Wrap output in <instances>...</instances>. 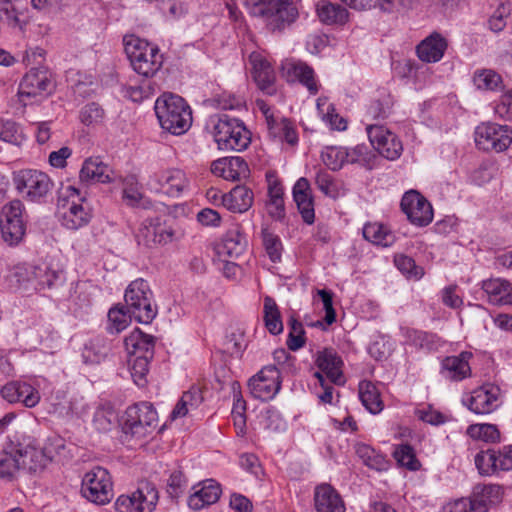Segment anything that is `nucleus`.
I'll return each instance as SVG.
<instances>
[{
  "label": "nucleus",
  "instance_id": "f257e3e1",
  "mask_svg": "<svg viewBox=\"0 0 512 512\" xmlns=\"http://www.w3.org/2000/svg\"><path fill=\"white\" fill-rule=\"evenodd\" d=\"M244 4L248 12L260 18L272 33H283L299 18V9L294 0H245Z\"/></svg>",
  "mask_w": 512,
  "mask_h": 512
},
{
  "label": "nucleus",
  "instance_id": "f03ea898",
  "mask_svg": "<svg viewBox=\"0 0 512 512\" xmlns=\"http://www.w3.org/2000/svg\"><path fill=\"white\" fill-rule=\"evenodd\" d=\"M155 113L161 127L173 135L186 133L192 125V111L179 95L164 93L155 102Z\"/></svg>",
  "mask_w": 512,
  "mask_h": 512
},
{
  "label": "nucleus",
  "instance_id": "7ed1b4c3",
  "mask_svg": "<svg viewBox=\"0 0 512 512\" xmlns=\"http://www.w3.org/2000/svg\"><path fill=\"white\" fill-rule=\"evenodd\" d=\"M212 134L220 150L241 152L251 143V133L244 123L226 114L211 118Z\"/></svg>",
  "mask_w": 512,
  "mask_h": 512
},
{
  "label": "nucleus",
  "instance_id": "20e7f679",
  "mask_svg": "<svg viewBox=\"0 0 512 512\" xmlns=\"http://www.w3.org/2000/svg\"><path fill=\"white\" fill-rule=\"evenodd\" d=\"M125 309L139 323L149 324L157 315V305L148 282L142 278L132 281L124 293Z\"/></svg>",
  "mask_w": 512,
  "mask_h": 512
},
{
  "label": "nucleus",
  "instance_id": "39448f33",
  "mask_svg": "<svg viewBox=\"0 0 512 512\" xmlns=\"http://www.w3.org/2000/svg\"><path fill=\"white\" fill-rule=\"evenodd\" d=\"M125 52L134 71L146 78L152 77L162 66V56L155 45L138 37L125 42Z\"/></svg>",
  "mask_w": 512,
  "mask_h": 512
},
{
  "label": "nucleus",
  "instance_id": "423d86ee",
  "mask_svg": "<svg viewBox=\"0 0 512 512\" xmlns=\"http://www.w3.org/2000/svg\"><path fill=\"white\" fill-rule=\"evenodd\" d=\"M55 88L51 72L45 67L31 68L22 78L18 97L19 101L27 106L38 101L39 98L50 95Z\"/></svg>",
  "mask_w": 512,
  "mask_h": 512
},
{
  "label": "nucleus",
  "instance_id": "0eeeda50",
  "mask_svg": "<svg viewBox=\"0 0 512 512\" xmlns=\"http://www.w3.org/2000/svg\"><path fill=\"white\" fill-rule=\"evenodd\" d=\"M158 425V414L149 402H140L127 408L123 431L137 438H144L154 432Z\"/></svg>",
  "mask_w": 512,
  "mask_h": 512
},
{
  "label": "nucleus",
  "instance_id": "6e6552de",
  "mask_svg": "<svg viewBox=\"0 0 512 512\" xmlns=\"http://www.w3.org/2000/svg\"><path fill=\"white\" fill-rule=\"evenodd\" d=\"M81 493L83 497L97 505L109 503L113 497V484L109 472L97 466L85 473Z\"/></svg>",
  "mask_w": 512,
  "mask_h": 512
},
{
  "label": "nucleus",
  "instance_id": "1a4fd4ad",
  "mask_svg": "<svg viewBox=\"0 0 512 512\" xmlns=\"http://www.w3.org/2000/svg\"><path fill=\"white\" fill-rule=\"evenodd\" d=\"M159 499L155 485L141 481L130 495H120L115 502L118 512H153Z\"/></svg>",
  "mask_w": 512,
  "mask_h": 512
},
{
  "label": "nucleus",
  "instance_id": "9d476101",
  "mask_svg": "<svg viewBox=\"0 0 512 512\" xmlns=\"http://www.w3.org/2000/svg\"><path fill=\"white\" fill-rule=\"evenodd\" d=\"M475 143L484 151L503 152L512 143V128L493 122L481 123L475 130Z\"/></svg>",
  "mask_w": 512,
  "mask_h": 512
},
{
  "label": "nucleus",
  "instance_id": "9b49d317",
  "mask_svg": "<svg viewBox=\"0 0 512 512\" xmlns=\"http://www.w3.org/2000/svg\"><path fill=\"white\" fill-rule=\"evenodd\" d=\"M15 450H21L17 453V459L22 470L29 473H37L47 466L53 459V454L48 447L41 448L32 438H24L22 442H14Z\"/></svg>",
  "mask_w": 512,
  "mask_h": 512
},
{
  "label": "nucleus",
  "instance_id": "f8f14e48",
  "mask_svg": "<svg viewBox=\"0 0 512 512\" xmlns=\"http://www.w3.org/2000/svg\"><path fill=\"white\" fill-rule=\"evenodd\" d=\"M14 184L18 192L30 201H38L52 189L53 183L49 176L38 170H21L14 176Z\"/></svg>",
  "mask_w": 512,
  "mask_h": 512
},
{
  "label": "nucleus",
  "instance_id": "ddd939ff",
  "mask_svg": "<svg viewBox=\"0 0 512 512\" xmlns=\"http://www.w3.org/2000/svg\"><path fill=\"white\" fill-rule=\"evenodd\" d=\"M24 206L20 200H13L2 209L1 233L9 245H17L24 237L26 226L23 221Z\"/></svg>",
  "mask_w": 512,
  "mask_h": 512
},
{
  "label": "nucleus",
  "instance_id": "4468645a",
  "mask_svg": "<svg viewBox=\"0 0 512 512\" xmlns=\"http://www.w3.org/2000/svg\"><path fill=\"white\" fill-rule=\"evenodd\" d=\"M66 200L60 198L58 201V217L61 224L70 230H78L92 219V208L86 199Z\"/></svg>",
  "mask_w": 512,
  "mask_h": 512
},
{
  "label": "nucleus",
  "instance_id": "2eb2a0df",
  "mask_svg": "<svg viewBox=\"0 0 512 512\" xmlns=\"http://www.w3.org/2000/svg\"><path fill=\"white\" fill-rule=\"evenodd\" d=\"M462 402L475 414H490L501 405V389L495 384L486 383L474 389Z\"/></svg>",
  "mask_w": 512,
  "mask_h": 512
},
{
  "label": "nucleus",
  "instance_id": "dca6fc26",
  "mask_svg": "<svg viewBox=\"0 0 512 512\" xmlns=\"http://www.w3.org/2000/svg\"><path fill=\"white\" fill-rule=\"evenodd\" d=\"M252 396L261 401L272 400L281 388V375L274 365L264 367L248 383Z\"/></svg>",
  "mask_w": 512,
  "mask_h": 512
},
{
  "label": "nucleus",
  "instance_id": "f3484780",
  "mask_svg": "<svg viewBox=\"0 0 512 512\" xmlns=\"http://www.w3.org/2000/svg\"><path fill=\"white\" fill-rule=\"evenodd\" d=\"M187 185L186 175L180 169H167L156 172L147 181V186L151 191L170 197H179Z\"/></svg>",
  "mask_w": 512,
  "mask_h": 512
},
{
  "label": "nucleus",
  "instance_id": "a211bd4d",
  "mask_svg": "<svg viewBox=\"0 0 512 512\" xmlns=\"http://www.w3.org/2000/svg\"><path fill=\"white\" fill-rule=\"evenodd\" d=\"M400 205L402 211L413 225L424 227L433 220L431 204L416 190L406 192L401 199Z\"/></svg>",
  "mask_w": 512,
  "mask_h": 512
},
{
  "label": "nucleus",
  "instance_id": "6ab92c4d",
  "mask_svg": "<svg viewBox=\"0 0 512 512\" xmlns=\"http://www.w3.org/2000/svg\"><path fill=\"white\" fill-rule=\"evenodd\" d=\"M0 393L7 402L11 404L20 403L27 408L37 406L41 399L39 391L34 386L20 380L6 383L1 388Z\"/></svg>",
  "mask_w": 512,
  "mask_h": 512
},
{
  "label": "nucleus",
  "instance_id": "aec40b11",
  "mask_svg": "<svg viewBox=\"0 0 512 512\" xmlns=\"http://www.w3.org/2000/svg\"><path fill=\"white\" fill-rule=\"evenodd\" d=\"M173 230L159 221H144L136 233L139 246L155 248L172 241Z\"/></svg>",
  "mask_w": 512,
  "mask_h": 512
},
{
  "label": "nucleus",
  "instance_id": "412c9836",
  "mask_svg": "<svg viewBox=\"0 0 512 512\" xmlns=\"http://www.w3.org/2000/svg\"><path fill=\"white\" fill-rule=\"evenodd\" d=\"M21 0H0V33H22L26 25Z\"/></svg>",
  "mask_w": 512,
  "mask_h": 512
},
{
  "label": "nucleus",
  "instance_id": "4be33fe9",
  "mask_svg": "<svg viewBox=\"0 0 512 512\" xmlns=\"http://www.w3.org/2000/svg\"><path fill=\"white\" fill-rule=\"evenodd\" d=\"M293 200L304 223L311 225L315 221L314 198L307 178H299L292 189Z\"/></svg>",
  "mask_w": 512,
  "mask_h": 512
},
{
  "label": "nucleus",
  "instance_id": "5701e85b",
  "mask_svg": "<svg viewBox=\"0 0 512 512\" xmlns=\"http://www.w3.org/2000/svg\"><path fill=\"white\" fill-rule=\"evenodd\" d=\"M282 68L288 81L301 83L312 95L318 93L319 88L315 80L314 70L308 64L302 61L289 60L283 64Z\"/></svg>",
  "mask_w": 512,
  "mask_h": 512
},
{
  "label": "nucleus",
  "instance_id": "b1692460",
  "mask_svg": "<svg viewBox=\"0 0 512 512\" xmlns=\"http://www.w3.org/2000/svg\"><path fill=\"white\" fill-rule=\"evenodd\" d=\"M250 62L252 64V75L258 88L268 95H273L276 92L274 85L276 77L270 63L258 53L250 55Z\"/></svg>",
  "mask_w": 512,
  "mask_h": 512
},
{
  "label": "nucleus",
  "instance_id": "393cba45",
  "mask_svg": "<svg viewBox=\"0 0 512 512\" xmlns=\"http://www.w3.org/2000/svg\"><path fill=\"white\" fill-rule=\"evenodd\" d=\"M268 182V201L266 203L267 211L270 217L281 221L285 218L284 189L275 173L266 174Z\"/></svg>",
  "mask_w": 512,
  "mask_h": 512
},
{
  "label": "nucleus",
  "instance_id": "a878e982",
  "mask_svg": "<svg viewBox=\"0 0 512 512\" xmlns=\"http://www.w3.org/2000/svg\"><path fill=\"white\" fill-rule=\"evenodd\" d=\"M471 352H461L456 356H447L441 363V374L451 381H461L471 375L469 360Z\"/></svg>",
  "mask_w": 512,
  "mask_h": 512
},
{
  "label": "nucleus",
  "instance_id": "bb28decb",
  "mask_svg": "<svg viewBox=\"0 0 512 512\" xmlns=\"http://www.w3.org/2000/svg\"><path fill=\"white\" fill-rule=\"evenodd\" d=\"M314 502L317 512H345V505L341 496L327 483L316 486Z\"/></svg>",
  "mask_w": 512,
  "mask_h": 512
},
{
  "label": "nucleus",
  "instance_id": "cd10ccee",
  "mask_svg": "<svg viewBox=\"0 0 512 512\" xmlns=\"http://www.w3.org/2000/svg\"><path fill=\"white\" fill-rule=\"evenodd\" d=\"M319 369L336 385H343L345 379L342 373L343 361L333 349H324L316 359Z\"/></svg>",
  "mask_w": 512,
  "mask_h": 512
},
{
  "label": "nucleus",
  "instance_id": "c85d7f7f",
  "mask_svg": "<svg viewBox=\"0 0 512 512\" xmlns=\"http://www.w3.org/2000/svg\"><path fill=\"white\" fill-rule=\"evenodd\" d=\"M367 134L372 146L381 154L383 157L394 160L401 155L402 144L401 142H395L391 144L392 148H384L383 143L391 140V132L386 130L383 126L368 125Z\"/></svg>",
  "mask_w": 512,
  "mask_h": 512
},
{
  "label": "nucleus",
  "instance_id": "c756f323",
  "mask_svg": "<svg viewBox=\"0 0 512 512\" xmlns=\"http://www.w3.org/2000/svg\"><path fill=\"white\" fill-rule=\"evenodd\" d=\"M124 345L130 357H154L155 338L138 328L125 337Z\"/></svg>",
  "mask_w": 512,
  "mask_h": 512
},
{
  "label": "nucleus",
  "instance_id": "7c9ffc66",
  "mask_svg": "<svg viewBox=\"0 0 512 512\" xmlns=\"http://www.w3.org/2000/svg\"><path fill=\"white\" fill-rule=\"evenodd\" d=\"M475 512H488L489 508L502 498V490L499 485H477L469 497Z\"/></svg>",
  "mask_w": 512,
  "mask_h": 512
},
{
  "label": "nucleus",
  "instance_id": "2f4dec72",
  "mask_svg": "<svg viewBox=\"0 0 512 512\" xmlns=\"http://www.w3.org/2000/svg\"><path fill=\"white\" fill-rule=\"evenodd\" d=\"M188 499V506L193 510H200L218 501L221 495L220 485L213 479L205 480L199 489Z\"/></svg>",
  "mask_w": 512,
  "mask_h": 512
},
{
  "label": "nucleus",
  "instance_id": "473e14b6",
  "mask_svg": "<svg viewBox=\"0 0 512 512\" xmlns=\"http://www.w3.org/2000/svg\"><path fill=\"white\" fill-rule=\"evenodd\" d=\"M212 171L227 180H239L246 177L248 165L241 157H226L212 164Z\"/></svg>",
  "mask_w": 512,
  "mask_h": 512
},
{
  "label": "nucleus",
  "instance_id": "72a5a7b5",
  "mask_svg": "<svg viewBox=\"0 0 512 512\" xmlns=\"http://www.w3.org/2000/svg\"><path fill=\"white\" fill-rule=\"evenodd\" d=\"M490 303L496 305L512 304V283L496 278L482 281L481 285Z\"/></svg>",
  "mask_w": 512,
  "mask_h": 512
},
{
  "label": "nucleus",
  "instance_id": "f704fd0d",
  "mask_svg": "<svg viewBox=\"0 0 512 512\" xmlns=\"http://www.w3.org/2000/svg\"><path fill=\"white\" fill-rule=\"evenodd\" d=\"M254 194L246 186L238 185L228 194L223 195V205L232 212H246L253 204Z\"/></svg>",
  "mask_w": 512,
  "mask_h": 512
},
{
  "label": "nucleus",
  "instance_id": "c9c22d12",
  "mask_svg": "<svg viewBox=\"0 0 512 512\" xmlns=\"http://www.w3.org/2000/svg\"><path fill=\"white\" fill-rule=\"evenodd\" d=\"M446 47L447 43L441 35L432 34L417 46V55L424 62H438L443 57Z\"/></svg>",
  "mask_w": 512,
  "mask_h": 512
},
{
  "label": "nucleus",
  "instance_id": "e433bc0d",
  "mask_svg": "<svg viewBox=\"0 0 512 512\" xmlns=\"http://www.w3.org/2000/svg\"><path fill=\"white\" fill-rule=\"evenodd\" d=\"M113 171L98 158L85 160L80 171V180L83 182L109 183L112 181Z\"/></svg>",
  "mask_w": 512,
  "mask_h": 512
},
{
  "label": "nucleus",
  "instance_id": "4c0bfd02",
  "mask_svg": "<svg viewBox=\"0 0 512 512\" xmlns=\"http://www.w3.org/2000/svg\"><path fill=\"white\" fill-rule=\"evenodd\" d=\"M246 245V237L238 228H234L227 231L223 237L221 244L217 247V254L219 256L237 258L245 251Z\"/></svg>",
  "mask_w": 512,
  "mask_h": 512
},
{
  "label": "nucleus",
  "instance_id": "58836bf2",
  "mask_svg": "<svg viewBox=\"0 0 512 512\" xmlns=\"http://www.w3.org/2000/svg\"><path fill=\"white\" fill-rule=\"evenodd\" d=\"M316 12L320 21L327 25H343L348 20V11L337 3L321 0L316 5Z\"/></svg>",
  "mask_w": 512,
  "mask_h": 512
},
{
  "label": "nucleus",
  "instance_id": "ea45409f",
  "mask_svg": "<svg viewBox=\"0 0 512 512\" xmlns=\"http://www.w3.org/2000/svg\"><path fill=\"white\" fill-rule=\"evenodd\" d=\"M20 451L15 450L12 441L5 445L0 453V478L12 480L16 477L21 470L19 459H17V453Z\"/></svg>",
  "mask_w": 512,
  "mask_h": 512
},
{
  "label": "nucleus",
  "instance_id": "a19ab883",
  "mask_svg": "<svg viewBox=\"0 0 512 512\" xmlns=\"http://www.w3.org/2000/svg\"><path fill=\"white\" fill-rule=\"evenodd\" d=\"M502 449L495 451L488 449L486 451H480L475 456V465L479 473L483 476H490L497 471L502 470Z\"/></svg>",
  "mask_w": 512,
  "mask_h": 512
},
{
  "label": "nucleus",
  "instance_id": "79ce46f5",
  "mask_svg": "<svg viewBox=\"0 0 512 512\" xmlns=\"http://www.w3.org/2000/svg\"><path fill=\"white\" fill-rule=\"evenodd\" d=\"M31 274L32 278H29V280H33L36 283L35 288L39 289H51L62 285L64 282L63 273L52 270L48 265L33 267Z\"/></svg>",
  "mask_w": 512,
  "mask_h": 512
},
{
  "label": "nucleus",
  "instance_id": "37998d69",
  "mask_svg": "<svg viewBox=\"0 0 512 512\" xmlns=\"http://www.w3.org/2000/svg\"><path fill=\"white\" fill-rule=\"evenodd\" d=\"M359 398L363 406L372 414H378L383 410V402L377 387L370 381L359 383Z\"/></svg>",
  "mask_w": 512,
  "mask_h": 512
},
{
  "label": "nucleus",
  "instance_id": "c03bdc74",
  "mask_svg": "<svg viewBox=\"0 0 512 512\" xmlns=\"http://www.w3.org/2000/svg\"><path fill=\"white\" fill-rule=\"evenodd\" d=\"M263 318L265 327L271 334L278 335L282 333L283 323L281 313L275 300L270 296L264 298Z\"/></svg>",
  "mask_w": 512,
  "mask_h": 512
},
{
  "label": "nucleus",
  "instance_id": "a18cd8bd",
  "mask_svg": "<svg viewBox=\"0 0 512 512\" xmlns=\"http://www.w3.org/2000/svg\"><path fill=\"white\" fill-rule=\"evenodd\" d=\"M472 80L478 90L497 91L503 88L501 75L492 69H477Z\"/></svg>",
  "mask_w": 512,
  "mask_h": 512
},
{
  "label": "nucleus",
  "instance_id": "49530a36",
  "mask_svg": "<svg viewBox=\"0 0 512 512\" xmlns=\"http://www.w3.org/2000/svg\"><path fill=\"white\" fill-rule=\"evenodd\" d=\"M363 237L369 242L383 247H389L395 241L393 233L380 223H367L363 227Z\"/></svg>",
  "mask_w": 512,
  "mask_h": 512
},
{
  "label": "nucleus",
  "instance_id": "de8ad7c7",
  "mask_svg": "<svg viewBox=\"0 0 512 512\" xmlns=\"http://www.w3.org/2000/svg\"><path fill=\"white\" fill-rule=\"evenodd\" d=\"M110 352V344L101 338L90 340L82 351V357L87 364H98L103 361Z\"/></svg>",
  "mask_w": 512,
  "mask_h": 512
},
{
  "label": "nucleus",
  "instance_id": "09e8293b",
  "mask_svg": "<svg viewBox=\"0 0 512 512\" xmlns=\"http://www.w3.org/2000/svg\"><path fill=\"white\" fill-rule=\"evenodd\" d=\"M356 454L369 468L382 471L386 470L388 467V462L385 459V456L367 444H357Z\"/></svg>",
  "mask_w": 512,
  "mask_h": 512
},
{
  "label": "nucleus",
  "instance_id": "8fccbe9b",
  "mask_svg": "<svg viewBox=\"0 0 512 512\" xmlns=\"http://www.w3.org/2000/svg\"><path fill=\"white\" fill-rule=\"evenodd\" d=\"M118 422V415L110 405L98 407L92 419L93 427L99 432H109Z\"/></svg>",
  "mask_w": 512,
  "mask_h": 512
},
{
  "label": "nucleus",
  "instance_id": "3c124183",
  "mask_svg": "<svg viewBox=\"0 0 512 512\" xmlns=\"http://www.w3.org/2000/svg\"><path fill=\"white\" fill-rule=\"evenodd\" d=\"M0 139L13 145H20L25 140V135L15 121L0 119Z\"/></svg>",
  "mask_w": 512,
  "mask_h": 512
},
{
  "label": "nucleus",
  "instance_id": "603ef678",
  "mask_svg": "<svg viewBox=\"0 0 512 512\" xmlns=\"http://www.w3.org/2000/svg\"><path fill=\"white\" fill-rule=\"evenodd\" d=\"M323 163L331 170H339L347 162L346 148L328 146L321 153Z\"/></svg>",
  "mask_w": 512,
  "mask_h": 512
},
{
  "label": "nucleus",
  "instance_id": "864d4df0",
  "mask_svg": "<svg viewBox=\"0 0 512 512\" xmlns=\"http://www.w3.org/2000/svg\"><path fill=\"white\" fill-rule=\"evenodd\" d=\"M131 318L133 316H130L129 312H127L125 305L113 307L108 312L109 324L107 329L111 333H120L128 326Z\"/></svg>",
  "mask_w": 512,
  "mask_h": 512
},
{
  "label": "nucleus",
  "instance_id": "5fc2aeb1",
  "mask_svg": "<svg viewBox=\"0 0 512 512\" xmlns=\"http://www.w3.org/2000/svg\"><path fill=\"white\" fill-rule=\"evenodd\" d=\"M466 433L473 439L485 442H494L500 436L497 427L488 423L469 425Z\"/></svg>",
  "mask_w": 512,
  "mask_h": 512
},
{
  "label": "nucleus",
  "instance_id": "6e6d98bb",
  "mask_svg": "<svg viewBox=\"0 0 512 512\" xmlns=\"http://www.w3.org/2000/svg\"><path fill=\"white\" fill-rule=\"evenodd\" d=\"M393 456L397 463L411 471H416L420 467L414 449L408 444H402L396 447Z\"/></svg>",
  "mask_w": 512,
  "mask_h": 512
},
{
  "label": "nucleus",
  "instance_id": "4d7b16f0",
  "mask_svg": "<svg viewBox=\"0 0 512 512\" xmlns=\"http://www.w3.org/2000/svg\"><path fill=\"white\" fill-rule=\"evenodd\" d=\"M315 184L324 195L330 198L336 199L340 196L338 183L333 179L332 175L326 171L319 170L316 173Z\"/></svg>",
  "mask_w": 512,
  "mask_h": 512
},
{
  "label": "nucleus",
  "instance_id": "13d9d810",
  "mask_svg": "<svg viewBox=\"0 0 512 512\" xmlns=\"http://www.w3.org/2000/svg\"><path fill=\"white\" fill-rule=\"evenodd\" d=\"M288 326L290 328L287 346L291 351H297L305 345V331L303 324L293 316L288 320Z\"/></svg>",
  "mask_w": 512,
  "mask_h": 512
},
{
  "label": "nucleus",
  "instance_id": "bf43d9fd",
  "mask_svg": "<svg viewBox=\"0 0 512 512\" xmlns=\"http://www.w3.org/2000/svg\"><path fill=\"white\" fill-rule=\"evenodd\" d=\"M262 242L265 251L272 262H277L281 259L282 243L280 238L270 232L268 229H262Z\"/></svg>",
  "mask_w": 512,
  "mask_h": 512
},
{
  "label": "nucleus",
  "instance_id": "052dcab7",
  "mask_svg": "<svg viewBox=\"0 0 512 512\" xmlns=\"http://www.w3.org/2000/svg\"><path fill=\"white\" fill-rule=\"evenodd\" d=\"M153 358H148L147 356L142 357H131V376L138 386H144L146 383V375L149 371V362Z\"/></svg>",
  "mask_w": 512,
  "mask_h": 512
},
{
  "label": "nucleus",
  "instance_id": "680f3d73",
  "mask_svg": "<svg viewBox=\"0 0 512 512\" xmlns=\"http://www.w3.org/2000/svg\"><path fill=\"white\" fill-rule=\"evenodd\" d=\"M510 11V2H501L488 21L490 30L495 33L503 31Z\"/></svg>",
  "mask_w": 512,
  "mask_h": 512
},
{
  "label": "nucleus",
  "instance_id": "e2e57ef3",
  "mask_svg": "<svg viewBox=\"0 0 512 512\" xmlns=\"http://www.w3.org/2000/svg\"><path fill=\"white\" fill-rule=\"evenodd\" d=\"M347 162L346 163H358L362 166L370 168V161L374 156L366 145H357L353 148H346Z\"/></svg>",
  "mask_w": 512,
  "mask_h": 512
},
{
  "label": "nucleus",
  "instance_id": "0e129e2a",
  "mask_svg": "<svg viewBox=\"0 0 512 512\" xmlns=\"http://www.w3.org/2000/svg\"><path fill=\"white\" fill-rule=\"evenodd\" d=\"M394 263L396 267L408 277L420 279L423 276V269L415 264V261L406 255L395 256Z\"/></svg>",
  "mask_w": 512,
  "mask_h": 512
},
{
  "label": "nucleus",
  "instance_id": "69168bd1",
  "mask_svg": "<svg viewBox=\"0 0 512 512\" xmlns=\"http://www.w3.org/2000/svg\"><path fill=\"white\" fill-rule=\"evenodd\" d=\"M349 7L356 10H367L373 7H379L383 11H390L395 0H341Z\"/></svg>",
  "mask_w": 512,
  "mask_h": 512
},
{
  "label": "nucleus",
  "instance_id": "338daca9",
  "mask_svg": "<svg viewBox=\"0 0 512 512\" xmlns=\"http://www.w3.org/2000/svg\"><path fill=\"white\" fill-rule=\"evenodd\" d=\"M246 402L242 399L241 396L235 395L234 404L232 408V417L234 421V425L238 430V434L243 435L245 433L246 427Z\"/></svg>",
  "mask_w": 512,
  "mask_h": 512
},
{
  "label": "nucleus",
  "instance_id": "774afa93",
  "mask_svg": "<svg viewBox=\"0 0 512 512\" xmlns=\"http://www.w3.org/2000/svg\"><path fill=\"white\" fill-rule=\"evenodd\" d=\"M495 113L504 121H512V89L500 97L495 107Z\"/></svg>",
  "mask_w": 512,
  "mask_h": 512
}]
</instances>
